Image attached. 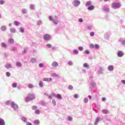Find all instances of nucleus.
<instances>
[{
  "mask_svg": "<svg viewBox=\"0 0 125 125\" xmlns=\"http://www.w3.org/2000/svg\"><path fill=\"white\" fill-rule=\"evenodd\" d=\"M48 18L50 21H52L55 25H57L58 24L59 21L58 19H57V16H55L54 18L52 16H49Z\"/></svg>",
  "mask_w": 125,
  "mask_h": 125,
  "instance_id": "obj_1",
  "label": "nucleus"
},
{
  "mask_svg": "<svg viewBox=\"0 0 125 125\" xmlns=\"http://www.w3.org/2000/svg\"><path fill=\"white\" fill-rule=\"evenodd\" d=\"M122 6L121 3L119 2H113L111 4V7L113 9H118V8H120Z\"/></svg>",
  "mask_w": 125,
  "mask_h": 125,
  "instance_id": "obj_2",
  "label": "nucleus"
},
{
  "mask_svg": "<svg viewBox=\"0 0 125 125\" xmlns=\"http://www.w3.org/2000/svg\"><path fill=\"white\" fill-rule=\"evenodd\" d=\"M33 99H35V95L33 94H28L27 97L25 99V101L26 102H29L30 100H33Z\"/></svg>",
  "mask_w": 125,
  "mask_h": 125,
  "instance_id": "obj_3",
  "label": "nucleus"
},
{
  "mask_svg": "<svg viewBox=\"0 0 125 125\" xmlns=\"http://www.w3.org/2000/svg\"><path fill=\"white\" fill-rule=\"evenodd\" d=\"M97 70V75H101V74H103V71H104V68L102 66H98L96 68Z\"/></svg>",
  "mask_w": 125,
  "mask_h": 125,
  "instance_id": "obj_4",
  "label": "nucleus"
},
{
  "mask_svg": "<svg viewBox=\"0 0 125 125\" xmlns=\"http://www.w3.org/2000/svg\"><path fill=\"white\" fill-rule=\"evenodd\" d=\"M43 39L46 42H49L51 40V36L49 34H45L43 35Z\"/></svg>",
  "mask_w": 125,
  "mask_h": 125,
  "instance_id": "obj_5",
  "label": "nucleus"
},
{
  "mask_svg": "<svg viewBox=\"0 0 125 125\" xmlns=\"http://www.w3.org/2000/svg\"><path fill=\"white\" fill-rule=\"evenodd\" d=\"M72 4L75 7H78V6L81 4V1L79 0H74Z\"/></svg>",
  "mask_w": 125,
  "mask_h": 125,
  "instance_id": "obj_6",
  "label": "nucleus"
},
{
  "mask_svg": "<svg viewBox=\"0 0 125 125\" xmlns=\"http://www.w3.org/2000/svg\"><path fill=\"white\" fill-rule=\"evenodd\" d=\"M90 48H95L96 49H99L100 48V46L98 44H90L89 45Z\"/></svg>",
  "mask_w": 125,
  "mask_h": 125,
  "instance_id": "obj_7",
  "label": "nucleus"
},
{
  "mask_svg": "<svg viewBox=\"0 0 125 125\" xmlns=\"http://www.w3.org/2000/svg\"><path fill=\"white\" fill-rule=\"evenodd\" d=\"M103 11L104 12H109L110 11V9H109V7L107 5L104 6L103 8H102Z\"/></svg>",
  "mask_w": 125,
  "mask_h": 125,
  "instance_id": "obj_8",
  "label": "nucleus"
},
{
  "mask_svg": "<svg viewBox=\"0 0 125 125\" xmlns=\"http://www.w3.org/2000/svg\"><path fill=\"white\" fill-rule=\"evenodd\" d=\"M125 55L123 51H118L117 52V56L118 57H123Z\"/></svg>",
  "mask_w": 125,
  "mask_h": 125,
  "instance_id": "obj_9",
  "label": "nucleus"
},
{
  "mask_svg": "<svg viewBox=\"0 0 125 125\" xmlns=\"http://www.w3.org/2000/svg\"><path fill=\"white\" fill-rule=\"evenodd\" d=\"M93 29H94V26L93 24H88L87 25V30L91 31V30H93Z\"/></svg>",
  "mask_w": 125,
  "mask_h": 125,
  "instance_id": "obj_10",
  "label": "nucleus"
},
{
  "mask_svg": "<svg viewBox=\"0 0 125 125\" xmlns=\"http://www.w3.org/2000/svg\"><path fill=\"white\" fill-rule=\"evenodd\" d=\"M58 66H59V64L57 62H53L52 63V67H53V68H57Z\"/></svg>",
  "mask_w": 125,
  "mask_h": 125,
  "instance_id": "obj_11",
  "label": "nucleus"
},
{
  "mask_svg": "<svg viewBox=\"0 0 125 125\" xmlns=\"http://www.w3.org/2000/svg\"><path fill=\"white\" fill-rule=\"evenodd\" d=\"M107 70L109 71V72H112L114 71V65H110L107 67Z\"/></svg>",
  "mask_w": 125,
  "mask_h": 125,
  "instance_id": "obj_12",
  "label": "nucleus"
},
{
  "mask_svg": "<svg viewBox=\"0 0 125 125\" xmlns=\"http://www.w3.org/2000/svg\"><path fill=\"white\" fill-rule=\"evenodd\" d=\"M11 107L13 108L15 110L18 109V105L15 104L14 102L11 103Z\"/></svg>",
  "mask_w": 125,
  "mask_h": 125,
  "instance_id": "obj_13",
  "label": "nucleus"
},
{
  "mask_svg": "<svg viewBox=\"0 0 125 125\" xmlns=\"http://www.w3.org/2000/svg\"><path fill=\"white\" fill-rule=\"evenodd\" d=\"M51 77H53L54 78H61L59 75L56 74V73H51Z\"/></svg>",
  "mask_w": 125,
  "mask_h": 125,
  "instance_id": "obj_14",
  "label": "nucleus"
},
{
  "mask_svg": "<svg viewBox=\"0 0 125 125\" xmlns=\"http://www.w3.org/2000/svg\"><path fill=\"white\" fill-rule=\"evenodd\" d=\"M0 30L2 31V32H5L7 30L6 26L5 25L1 26Z\"/></svg>",
  "mask_w": 125,
  "mask_h": 125,
  "instance_id": "obj_15",
  "label": "nucleus"
},
{
  "mask_svg": "<svg viewBox=\"0 0 125 125\" xmlns=\"http://www.w3.org/2000/svg\"><path fill=\"white\" fill-rule=\"evenodd\" d=\"M8 42L11 44H13V43H14V40H13V39L10 38L8 40Z\"/></svg>",
  "mask_w": 125,
  "mask_h": 125,
  "instance_id": "obj_16",
  "label": "nucleus"
},
{
  "mask_svg": "<svg viewBox=\"0 0 125 125\" xmlns=\"http://www.w3.org/2000/svg\"><path fill=\"white\" fill-rule=\"evenodd\" d=\"M83 67H84V68H86V69H90V67H89V65H88V63H83Z\"/></svg>",
  "mask_w": 125,
  "mask_h": 125,
  "instance_id": "obj_17",
  "label": "nucleus"
},
{
  "mask_svg": "<svg viewBox=\"0 0 125 125\" xmlns=\"http://www.w3.org/2000/svg\"><path fill=\"white\" fill-rule=\"evenodd\" d=\"M28 12V11L27 10V9L26 8H23L21 10V13H22V14H27Z\"/></svg>",
  "mask_w": 125,
  "mask_h": 125,
  "instance_id": "obj_18",
  "label": "nucleus"
},
{
  "mask_svg": "<svg viewBox=\"0 0 125 125\" xmlns=\"http://www.w3.org/2000/svg\"><path fill=\"white\" fill-rule=\"evenodd\" d=\"M95 7L93 5H91L90 6H89L87 7L88 10H93L94 9Z\"/></svg>",
  "mask_w": 125,
  "mask_h": 125,
  "instance_id": "obj_19",
  "label": "nucleus"
},
{
  "mask_svg": "<svg viewBox=\"0 0 125 125\" xmlns=\"http://www.w3.org/2000/svg\"><path fill=\"white\" fill-rule=\"evenodd\" d=\"M17 67H22V63L20 62H17L16 63Z\"/></svg>",
  "mask_w": 125,
  "mask_h": 125,
  "instance_id": "obj_20",
  "label": "nucleus"
},
{
  "mask_svg": "<svg viewBox=\"0 0 125 125\" xmlns=\"http://www.w3.org/2000/svg\"><path fill=\"white\" fill-rule=\"evenodd\" d=\"M30 62L33 63H35L37 62V59L32 58L30 60Z\"/></svg>",
  "mask_w": 125,
  "mask_h": 125,
  "instance_id": "obj_21",
  "label": "nucleus"
},
{
  "mask_svg": "<svg viewBox=\"0 0 125 125\" xmlns=\"http://www.w3.org/2000/svg\"><path fill=\"white\" fill-rule=\"evenodd\" d=\"M1 47H3V48H6V47H7V44L4 42H2L1 43Z\"/></svg>",
  "mask_w": 125,
  "mask_h": 125,
  "instance_id": "obj_22",
  "label": "nucleus"
},
{
  "mask_svg": "<svg viewBox=\"0 0 125 125\" xmlns=\"http://www.w3.org/2000/svg\"><path fill=\"white\" fill-rule=\"evenodd\" d=\"M73 53L75 55H78V54H79V50L77 49H74L73 50Z\"/></svg>",
  "mask_w": 125,
  "mask_h": 125,
  "instance_id": "obj_23",
  "label": "nucleus"
},
{
  "mask_svg": "<svg viewBox=\"0 0 125 125\" xmlns=\"http://www.w3.org/2000/svg\"><path fill=\"white\" fill-rule=\"evenodd\" d=\"M91 3H92L91 1H88L86 2L85 5L86 6H90V5H91Z\"/></svg>",
  "mask_w": 125,
  "mask_h": 125,
  "instance_id": "obj_24",
  "label": "nucleus"
},
{
  "mask_svg": "<svg viewBox=\"0 0 125 125\" xmlns=\"http://www.w3.org/2000/svg\"><path fill=\"white\" fill-rule=\"evenodd\" d=\"M5 67L6 68V69H10V68H12V66L10 63H7L5 65Z\"/></svg>",
  "mask_w": 125,
  "mask_h": 125,
  "instance_id": "obj_25",
  "label": "nucleus"
},
{
  "mask_svg": "<svg viewBox=\"0 0 125 125\" xmlns=\"http://www.w3.org/2000/svg\"><path fill=\"white\" fill-rule=\"evenodd\" d=\"M5 123H4V121L2 120L1 118H0V125H5Z\"/></svg>",
  "mask_w": 125,
  "mask_h": 125,
  "instance_id": "obj_26",
  "label": "nucleus"
},
{
  "mask_svg": "<svg viewBox=\"0 0 125 125\" xmlns=\"http://www.w3.org/2000/svg\"><path fill=\"white\" fill-rule=\"evenodd\" d=\"M67 64L68 66H73V65H74V63L72 61H69L67 62Z\"/></svg>",
  "mask_w": 125,
  "mask_h": 125,
  "instance_id": "obj_27",
  "label": "nucleus"
},
{
  "mask_svg": "<svg viewBox=\"0 0 125 125\" xmlns=\"http://www.w3.org/2000/svg\"><path fill=\"white\" fill-rule=\"evenodd\" d=\"M119 42H121V43L122 44V45H125V40L120 39Z\"/></svg>",
  "mask_w": 125,
  "mask_h": 125,
  "instance_id": "obj_28",
  "label": "nucleus"
},
{
  "mask_svg": "<svg viewBox=\"0 0 125 125\" xmlns=\"http://www.w3.org/2000/svg\"><path fill=\"white\" fill-rule=\"evenodd\" d=\"M10 31L11 33H16V30L15 29V28H10Z\"/></svg>",
  "mask_w": 125,
  "mask_h": 125,
  "instance_id": "obj_29",
  "label": "nucleus"
},
{
  "mask_svg": "<svg viewBox=\"0 0 125 125\" xmlns=\"http://www.w3.org/2000/svg\"><path fill=\"white\" fill-rule=\"evenodd\" d=\"M14 24L15 26H19V25H20V22L18 21H14Z\"/></svg>",
  "mask_w": 125,
  "mask_h": 125,
  "instance_id": "obj_30",
  "label": "nucleus"
},
{
  "mask_svg": "<svg viewBox=\"0 0 125 125\" xmlns=\"http://www.w3.org/2000/svg\"><path fill=\"white\" fill-rule=\"evenodd\" d=\"M34 123L35 125H39L40 124V121L39 120H35L34 121Z\"/></svg>",
  "mask_w": 125,
  "mask_h": 125,
  "instance_id": "obj_31",
  "label": "nucleus"
},
{
  "mask_svg": "<svg viewBox=\"0 0 125 125\" xmlns=\"http://www.w3.org/2000/svg\"><path fill=\"white\" fill-rule=\"evenodd\" d=\"M19 30H20V33H24V32H25L24 28H23L22 27H20Z\"/></svg>",
  "mask_w": 125,
  "mask_h": 125,
  "instance_id": "obj_32",
  "label": "nucleus"
},
{
  "mask_svg": "<svg viewBox=\"0 0 125 125\" xmlns=\"http://www.w3.org/2000/svg\"><path fill=\"white\" fill-rule=\"evenodd\" d=\"M30 8L31 10L35 9V5L34 4H30Z\"/></svg>",
  "mask_w": 125,
  "mask_h": 125,
  "instance_id": "obj_33",
  "label": "nucleus"
},
{
  "mask_svg": "<svg viewBox=\"0 0 125 125\" xmlns=\"http://www.w3.org/2000/svg\"><path fill=\"white\" fill-rule=\"evenodd\" d=\"M42 21L39 20L37 21V25L38 26H40V25H42Z\"/></svg>",
  "mask_w": 125,
  "mask_h": 125,
  "instance_id": "obj_34",
  "label": "nucleus"
},
{
  "mask_svg": "<svg viewBox=\"0 0 125 125\" xmlns=\"http://www.w3.org/2000/svg\"><path fill=\"white\" fill-rule=\"evenodd\" d=\"M46 46H47V47H48V48H52V45H51V44H49V43H47L46 44Z\"/></svg>",
  "mask_w": 125,
  "mask_h": 125,
  "instance_id": "obj_35",
  "label": "nucleus"
},
{
  "mask_svg": "<svg viewBox=\"0 0 125 125\" xmlns=\"http://www.w3.org/2000/svg\"><path fill=\"white\" fill-rule=\"evenodd\" d=\"M56 98H58V99H60V100L62 99V97H61V95H60V94H58V95H57Z\"/></svg>",
  "mask_w": 125,
  "mask_h": 125,
  "instance_id": "obj_36",
  "label": "nucleus"
},
{
  "mask_svg": "<svg viewBox=\"0 0 125 125\" xmlns=\"http://www.w3.org/2000/svg\"><path fill=\"white\" fill-rule=\"evenodd\" d=\"M102 112L104 114H109V111L107 110H102Z\"/></svg>",
  "mask_w": 125,
  "mask_h": 125,
  "instance_id": "obj_37",
  "label": "nucleus"
},
{
  "mask_svg": "<svg viewBox=\"0 0 125 125\" xmlns=\"http://www.w3.org/2000/svg\"><path fill=\"white\" fill-rule=\"evenodd\" d=\"M78 49H79V50H80V51H83V47L79 46V47H78Z\"/></svg>",
  "mask_w": 125,
  "mask_h": 125,
  "instance_id": "obj_38",
  "label": "nucleus"
},
{
  "mask_svg": "<svg viewBox=\"0 0 125 125\" xmlns=\"http://www.w3.org/2000/svg\"><path fill=\"white\" fill-rule=\"evenodd\" d=\"M11 103H13V102H10V101H8L6 102L7 105H11Z\"/></svg>",
  "mask_w": 125,
  "mask_h": 125,
  "instance_id": "obj_39",
  "label": "nucleus"
},
{
  "mask_svg": "<svg viewBox=\"0 0 125 125\" xmlns=\"http://www.w3.org/2000/svg\"><path fill=\"white\" fill-rule=\"evenodd\" d=\"M78 21L80 23H83V18H80L78 19Z\"/></svg>",
  "mask_w": 125,
  "mask_h": 125,
  "instance_id": "obj_40",
  "label": "nucleus"
},
{
  "mask_svg": "<svg viewBox=\"0 0 125 125\" xmlns=\"http://www.w3.org/2000/svg\"><path fill=\"white\" fill-rule=\"evenodd\" d=\"M32 110H37V109H38V107L36 105H33L32 107Z\"/></svg>",
  "mask_w": 125,
  "mask_h": 125,
  "instance_id": "obj_41",
  "label": "nucleus"
},
{
  "mask_svg": "<svg viewBox=\"0 0 125 125\" xmlns=\"http://www.w3.org/2000/svg\"><path fill=\"white\" fill-rule=\"evenodd\" d=\"M100 121V120L98 118H97L96 120L95 125H97V124L98 123V122H99Z\"/></svg>",
  "mask_w": 125,
  "mask_h": 125,
  "instance_id": "obj_42",
  "label": "nucleus"
},
{
  "mask_svg": "<svg viewBox=\"0 0 125 125\" xmlns=\"http://www.w3.org/2000/svg\"><path fill=\"white\" fill-rule=\"evenodd\" d=\"M39 66L40 68H42V67H43V63H39Z\"/></svg>",
  "mask_w": 125,
  "mask_h": 125,
  "instance_id": "obj_43",
  "label": "nucleus"
},
{
  "mask_svg": "<svg viewBox=\"0 0 125 125\" xmlns=\"http://www.w3.org/2000/svg\"><path fill=\"white\" fill-rule=\"evenodd\" d=\"M43 81L45 82H51V79H44Z\"/></svg>",
  "mask_w": 125,
  "mask_h": 125,
  "instance_id": "obj_44",
  "label": "nucleus"
},
{
  "mask_svg": "<svg viewBox=\"0 0 125 125\" xmlns=\"http://www.w3.org/2000/svg\"><path fill=\"white\" fill-rule=\"evenodd\" d=\"M0 4L2 5V4H4V1L3 0H0Z\"/></svg>",
  "mask_w": 125,
  "mask_h": 125,
  "instance_id": "obj_45",
  "label": "nucleus"
},
{
  "mask_svg": "<svg viewBox=\"0 0 125 125\" xmlns=\"http://www.w3.org/2000/svg\"><path fill=\"white\" fill-rule=\"evenodd\" d=\"M29 88H33L34 87V85L32 84H30L28 85Z\"/></svg>",
  "mask_w": 125,
  "mask_h": 125,
  "instance_id": "obj_46",
  "label": "nucleus"
},
{
  "mask_svg": "<svg viewBox=\"0 0 125 125\" xmlns=\"http://www.w3.org/2000/svg\"><path fill=\"white\" fill-rule=\"evenodd\" d=\"M90 37H94V32H91L90 33Z\"/></svg>",
  "mask_w": 125,
  "mask_h": 125,
  "instance_id": "obj_47",
  "label": "nucleus"
},
{
  "mask_svg": "<svg viewBox=\"0 0 125 125\" xmlns=\"http://www.w3.org/2000/svg\"><path fill=\"white\" fill-rule=\"evenodd\" d=\"M21 120H22V121H23V122H26L27 121V118L23 117H22Z\"/></svg>",
  "mask_w": 125,
  "mask_h": 125,
  "instance_id": "obj_48",
  "label": "nucleus"
},
{
  "mask_svg": "<svg viewBox=\"0 0 125 125\" xmlns=\"http://www.w3.org/2000/svg\"><path fill=\"white\" fill-rule=\"evenodd\" d=\"M12 86L14 88L17 87V84L16 83H14L12 84Z\"/></svg>",
  "mask_w": 125,
  "mask_h": 125,
  "instance_id": "obj_49",
  "label": "nucleus"
},
{
  "mask_svg": "<svg viewBox=\"0 0 125 125\" xmlns=\"http://www.w3.org/2000/svg\"><path fill=\"white\" fill-rule=\"evenodd\" d=\"M84 53H85V54H89L90 52H89V50H85V51H84Z\"/></svg>",
  "mask_w": 125,
  "mask_h": 125,
  "instance_id": "obj_50",
  "label": "nucleus"
},
{
  "mask_svg": "<svg viewBox=\"0 0 125 125\" xmlns=\"http://www.w3.org/2000/svg\"><path fill=\"white\" fill-rule=\"evenodd\" d=\"M52 103L54 105V106H56V102L55 100H52Z\"/></svg>",
  "mask_w": 125,
  "mask_h": 125,
  "instance_id": "obj_51",
  "label": "nucleus"
},
{
  "mask_svg": "<svg viewBox=\"0 0 125 125\" xmlns=\"http://www.w3.org/2000/svg\"><path fill=\"white\" fill-rule=\"evenodd\" d=\"M68 89H70V90H72L73 89V86L70 85L68 86Z\"/></svg>",
  "mask_w": 125,
  "mask_h": 125,
  "instance_id": "obj_52",
  "label": "nucleus"
},
{
  "mask_svg": "<svg viewBox=\"0 0 125 125\" xmlns=\"http://www.w3.org/2000/svg\"><path fill=\"white\" fill-rule=\"evenodd\" d=\"M16 49H17V48L16 47H13L12 48V51H15V50H16Z\"/></svg>",
  "mask_w": 125,
  "mask_h": 125,
  "instance_id": "obj_53",
  "label": "nucleus"
},
{
  "mask_svg": "<svg viewBox=\"0 0 125 125\" xmlns=\"http://www.w3.org/2000/svg\"><path fill=\"white\" fill-rule=\"evenodd\" d=\"M40 110H39V109H37L35 111V114H40Z\"/></svg>",
  "mask_w": 125,
  "mask_h": 125,
  "instance_id": "obj_54",
  "label": "nucleus"
},
{
  "mask_svg": "<svg viewBox=\"0 0 125 125\" xmlns=\"http://www.w3.org/2000/svg\"><path fill=\"white\" fill-rule=\"evenodd\" d=\"M6 75L7 77H10V73H9V72H6Z\"/></svg>",
  "mask_w": 125,
  "mask_h": 125,
  "instance_id": "obj_55",
  "label": "nucleus"
},
{
  "mask_svg": "<svg viewBox=\"0 0 125 125\" xmlns=\"http://www.w3.org/2000/svg\"><path fill=\"white\" fill-rule=\"evenodd\" d=\"M67 119L69 121H72L73 120V118H72L71 117H68Z\"/></svg>",
  "mask_w": 125,
  "mask_h": 125,
  "instance_id": "obj_56",
  "label": "nucleus"
},
{
  "mask_svg": "<svg viewBox=\"0 0 125 125\" xmlns=\"http://www.w3.org/2000/svg\"><path fill=\"white\" fill-rule=\"evenodd\" d=\"M39 85H40V86H41V87H42V82H40L39 83Z\"/></svg>",
  "mask_w": 125,
  "mask_h": 125,
  "instance_id": "obj_57",
  "label": "nucleus"
},
{
  "mask_svg": "<svg viewBox=\"0 0 125 125\" xmlns=\"http://www.w3.org/2000/svg\"><path fill=\"white\" fill-rule=\"evenodd\" d=\"M22 53L23 54H25V53H27V49H24V51L22 52Z\"/></svg>",
  "mask_w": 125,
  "mask_h": 125,
  "instance_id": "obj_58",
  "label": "nucleus"
},
{
  "mask_svg": "<svg viewBox=\"0 0 125 125\" xmlns=\"http://www.w3.org/2000/svg\"><path fill=\"white\" fill-rule=\"evenodd\" d=\"M84 102L85 103H87V102H88V99H85L84 100Z\"/></svg>",
  "mask_w": 125,
  "mask_h": 125,
  "instance_id": "obj_59",
  "label": "nucleus"
},
{
  "mask_svg": "<svg viewBox=\"0 0 125 125\" xmlns=\"http://www.w3.org/2000/svg\"><path fill=\"white\" fill-rule=\"evenodd\" d=\"M75 98H79V95L78 94L74 95Z\"/></svg>",
  "mask_w": 125,
  "mask_h": 125,
  "instance_id": "obj_60",
  "label": "nucleus"
},
{
  "mask_svg": "<svg viewBox=\"0 0 125 125\" xmlns=\"http://www.w3.org/2000/svg\"><path fill=\"white\" fill-rule=\"evenodd\" d=\"M26 125H32L31 123L30 122H27L26 123Z\"/></svg>",
  "mask_w": 125,
  "mask_h": 125,
  "instance_id": "obj_61",
  "label": "nucleus"
},
{
  "mask_svg": "<svg viewBox=\"0 0 125 125\" xmlns=\"http://www.w3.org/2000/svg\"><path fill=\"white\" fill-rule=\"evenodd\" d=\"M82 72L83 73H85L86 71L85 70V69H82Z\"/></svg>",
  "mask_w": 125,
  "mask_h": 125,
  "instance_id": "obj_62",
  "label": "nucleus"
},
{
  "mask_svg": "<svg viewBox=\"0 0 125 125\" xmlns=\"http://www.w3.org/2000/svg\"><path fill=\"white\" fill-rule=\"evenodd\" d=\"M55 49H56V47H52V50H55Z\"/></svg>",
  "mask_w": 125,
  "mask_h": 125,
  "instance_id": "obj_63",
  "label": "nucleus"
},
{
  "mask_svg": "<svg viewBox=\"0 0 125 125\" xmlns=\"http://www.w3.org/2000/svg\"><path fill=\"white\" fill-rule=\"evenodd\" d=\"M102 101H106V98H103Z\"/></svg>",
  "mask_w": 125,
  "mask_h": 125,
  "instance_id": "obj_64",
  "label": "nucleus"
}]
</instances>
